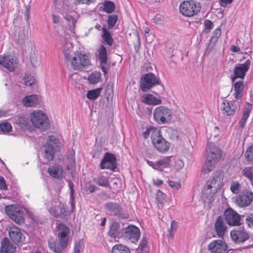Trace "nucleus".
Returning a JSON list of instances; mask_svg holds the SVG:
<instances>
[{"instance_id": "58", "label": "nucleus", "mask_w": 253, "mask_h": 253, "mask_svg": "<svg viewBox=\"0 0 253 253\" xmlns=\"http://www.w3.org/2000/svg\"><path fill=\"white\" fill-rule=\"evenodd\" d=\"M117 20V17L116 15H111L108 18V24L111 26H114L116 24Z\"/></svg>"}, {"instance_id": "21", "label": "nucleus", "mask_w": 253, "mask_h": 253, "mask_svg": "<svg viewBox=\"0 0 253 253\" xmlns=\"http://www.w3.org/2000/svg\"><path fill=\"white\" fill-rule=\"evenodd\" d=\"M97 57L100 62V66L104 75H106L108 72L107 67V54L106 47L101 45L97 50Z\"/></svg>"}, {"instance_id": "59", "label": "nucleus", "mask_w": 253, "mask_h": 253, "mask_svg": "<svg viewBox=\"0 0 253 253\" xmlns=\"http://www.w3.org/2000/svg\"><path fill=\"white\" fill-rule=\"evenodd\" d=\"M184 163L180 159H177L175 161V168L177 170L181 169L184 167Z\"/></svg>"}, {"instance_id": "54", "label": "nucleus", "mask_w": 253, "mask_h": 253, "mask_svg": "<svg viewBox=\"0 0 253 253\" xmlns=\"http://www.w3.org/2000/svg\"><path fill=\"white\" fill-rule=\"evenodd\" d=\"M28 122V119L24 117H19L18 119V123L22 127L26 126Z\"/></svg>"}, {"instance_id": "10", "label": "nucleus", "mask_w": 253, "mask_h": 253, "mask_svg": "<svg viewBox=\"0 0 253 253\" xmlns=\"http://www.w3.org/2000/svg\"><path fill=\"white\" fill-rule=\"evenodd\" d=\"M159 84L158 78L152 73H147L142 76L140 87L143 92H146L154 85Z\"/></svg>"}, {"instance_id": "13", "label": "nucleus", "mask_w": 253, "mask_h": 253, "mask_svg": "<svg viewBox=\"0 0 253 253\" xmlns=\"http://www.w3.org/2000/svg\"><path fill=\"white\" fill-rule=\"evenodd\" d=\"M251 61L247 59L245 63L237 64L234 69V75L231 77V80L234 83L236 79L240 78L244 79L247 72L250 68Z\"/></svg>"}, {"instance_id": "17", "label": "nucleus", "mask_w": 253, "mask_h": 253, "mask_svg": "<svg viewBox=\"0 0 253 253\" xmlns=\"http://www.w3.org/2000/svg\"><path fill=\"white\" fill-rule=\"evenodd\" d=\"M140 230L134 225H129L125 229L124 237L126 240L130 241L131 243L137 241L140 237Z\"/></svg>"}, {"instance_id": "61", "label": "nucleus", "mask_w": 253, "mask_h": 253, "mask_svg": "<svg viewBox=\"0 0 253 253\" xmlns=\"http://www.w3.org/2000/svg\"><path fill=\"white\" fill-rule=\"evenodd\" d=\"M204 25L206 30H210L212 28L213 23L211 21L206 19L204 22Z\"/></svg>"}, {"instance_id": "36", "label": "nucleus", "mask_w": 253, "mask_h": 253, "mask_svg": "<svg viewBox=\"0 0 253 253\" xmlns=\"http://www.w3.org/2000/svg\"><path fill=\"white\" fill-rule=\"evenodd\" d=\"M251 109L252 106L249 104H248L247 106L244 108L242 118L239 123V125L241 127H243L245 126L246 122L249 117Z\"/></svg>"}, {"instance_id": "7", "label": "nucleus", "mask_w": 253, "mask_h": 253, "mask_svg": "<svg viewBox=\"0 0 253 253\" xmlns=\"http://www.w3.org/2000/svg\"><path fill=\"white\" fill-rule=\"evenodd\" d=\"M201 10L200 3L193 0L185 1L179 6V10L182 14L187 17L197 14Z\"/></svg>"}, {"instance_id": "49", "label": "nucleus", "mask_w": 253, "mask_h": 253, "mask_svg": "<svg viewBox=\"0 0 253 253\" xmlns=\"http://www.w3.org/2000/svg\"><path fill=\"white\" fill-rule=\"evenodd\" d=\"M245 155L247 161L253 162V145L247 149Z\"/></svg>"}, {"instance_id": "60", "label": "nucleus", "mask_w": 253, "mask_h": 253, "mask_svg": "<svg viewBox=\"0 0 253 253\" xmlns=\"http://www.w3.org/2000/svg\"><path fill=\"white\" fill-rule=\"evenodd\" d=\"M52 21L54 24L59 25L61 23L62 19L61 18L55 14H52Z\"/></svg>"}, {"instance_id": "20", "label": "nucleus", "mask_w": 253, "mask_h": 253, "mask_svg": "<svg viewBox=\"0 0 253 253\" xmlns=\"http://www.w3.org/2000/svg\"><path fill=\"white\" fill-rule=\"evenodd\" d=\"M230 235L233 240L238 243L244 242L249 238L247 232L241 227L232 230Z\"/></svg>"}, {"instance_id": "44", "label": "nucleus", "mask_w": 253, "mask_h": 253, "mask_svg": "<svg viewBox=\"0 0 253 253\" xmlns=\"http://www.w3.org/2000/svg\"><path fill=\"white\" fill-rule=\"evenodd\" d=\"M242 173L243 175L247 177L252 183H253V169L252 167L245 168Z\"/></svg>"}, {"instance_id": "28", "label": "nucleus", "mask_w": 253, "mask_h": 253, "mask_svg": "<svg viewBox=\"0 0 253 253\" xmlns=\"http://www.w3.org/2000/svg\"><path fill=\"white\" fill-rule=\"evenodd\" d=\"M68 243H66L64 240H59L58 243H51L48 244L50 250L55 253H61L67 246Z\"/></svg>"}, {"instance_id": "34", "label": "nucleus", "mask_w": 253, "mask_h": 253, "mask_svg": "<svg viewBox=\"0 0 253 253\" xmlns=\"http://www.w3.org/2000/svg\"><path fill=\"white\" fill-rule=\"evenodd\" d=\"M123 234L121 233V227L119 223L116 222H112L108 232L109 235L111 237L116 238L120 237Z\"/></svg>"}, {"instance_id": "9", "label": "nucleus", "mask_w": 253, "mask_h": 253, "mask_svg": "<svg viewBox=\"0 0 253 253\" xmlns=\"http://www.w3.org/2000/svg\"><path fill=\"white\" fill-rule=\"evenodd\" d=\"M71 65L75 70H82L89 64L90 61L88 56L81 52L75 53L70 59Z\"/></svg>"}, {"instance_id": "45", "label": "nucleus", "mask_w": 253, "mask_h": 253, "mask_svg": "<svg viewBox=\"0 0 253 253\" xmlns=\"http://www.w3.org/2000/svg\"><path fill=\"white\" fill-rule=\"evenodd\" d=\"M68 183V186L70 190V201H71V206L72 210H73L75 208V204H74V189L73 188L74 184L71 181L69 180H67Z\"/></svg>"}, {"instance_id": "11", "label": "nucleus", "mask_w": 253, "mask_h": 253, "mask_svg": "<svg viewBox=\"0 0 253 253\" xmlns=\"http://www.w3.org/2000/svg\"><path fill=\"white\" fill-rule=\"evenodd\" d=\"M219 108L224 116L234 115L239 108L238 101L224 100L220 104Z\"/></svg>"}, {"instance_id": "46", "label": "nucleus", "mask_w": 253, "mask_h": 253, "mask_svg": "<svg viewBox=\"0 0 253 253\" xmlns=\"http://www.w3.org/2000/svg\"><path fill=\"white\" fill-rule=\"evenodd\" d=\"M241 189V184L237 181H233L230 185L231 191L235 194H238Z\"/></svg>"}, {"instance_id": "27", "label": "nucleus", "mask_w": 253, "mask_h": 253, "mask_svg": "<svg viewBox=\"0 0 253 253\" xmlns=\"http://www.w3.org/2000/svg\"><path fill=\"white\" fill-rule=\"evenodd\" d=\"M215 231L219 237H223L227 231V226L223 218L219 216L214 224Z\"/></svg>"}, {"instance_id": "23", "label": "nucleus", "mask_w": 253, "mask_h": 253, "mask_svg": "<svg viewBox=\"0 0 253 253\" xmlns=\"http://www.w3.org/2000/svg\"><path fill=\"white\" fill-rule=\"evenodd\" d=\"M9 235L11 240L15 243H20L24 241L25 237L20 229L14 225L9 228Z\"/></svg>"}, {"instance_id": "40", "label": "nucleus", "mask_w": 253, "mask_h": 253, "mask_svg": "<svg viewBox=\"0 0 253 253\" xmlns=\"http://www.w3.org/2000/svg\"><path fill=\"white\" fill-rule=\"evenodd\" d=\"M106 208L110 212L116 214L120 211V207L119 204L114 203H108L106 204Z\"/></svg>"}, {"instance_id": "53", "label": "nucleus", "mask_w": 253, "mask_h": 253, "mask_svg": "<svg viewBox=\"0 0 253 253\" xmlns=\"http://www.w3.org/2000/svg\"><path fill=\"white\" fill-rule=\"evenodd\" d=\"M169 186L174 190H178L181 187V184L179 182L169 180Z\"/></svg>"}, {"instance_id": "57", "label": "nucleus", "mask_w": 253, "mask_h": 253, "mask_svg": "<svg viewBox=\"0 0 253 253\" xmlns=\"http://www.w3.org/2000/svg\"><path fill=\"white\" fill-rule=\"evenodd\" d=\"M30 59L31 63L34 67H36L39 65L40 62V58L39 57L30 56Z\"/></svg>"}, {"instance_id": "22", "label": "nucleus", "mask_w": 253, "mask_h": 253, "mask_svg": "<svg viewBox=\"0 0 253 253\" xmlns=\"http://www.w3.org/2000/svg\"><path fill=\"white\" fill-rule=\"evenodd\" d=\"M208 249L212 253H224L227 246L222 240H216L209 244Z\"/></svg>"}, {"instance_id": "31", "label": "nucleus", "mask_w": 253, "mask_h": 253, "mask_svg": "<svg viewBox=\"0 0 253 253\" xmlns=\"http://www.w3.org/2000/svg\"><path fill=\"white\" fill-rule=\"evenodd\" d=\"M160 132V130L157 128L152 126H149L143 132L142 136L145 139H147L151 136V141H152L153 139L157 136Z\"/></svg>"}, {"instance_id": "42", "label": "nucleus", "mask_w": 253, "mask_h": 253, "mask_svg": "<svg viewBox=\"0 0 253 253\" xmlns=\"http://www.w3.org/2000/svg\"><path fill=\"white\" fill-rule=\"evenodd\" d=\"M23 82L26 86H31L35 83V79L33 75L28 74L23 78Z\"/></svg>"}, {"instance_id": "33", "label": "nucleus", "mask_w": 253, "mask_h": 253, "mask_svg": "<svg viewBox=\"0 0 253 253\" xmlns=\"http://www.w3.org/2000/svg\"><path fill=\"white\" fill-rule=\"evenodd\" d=\"M245 86L242 81L234 82L233 85L234 95L236 99H240L243 94Z\"/></svg>"}, {"instance_id": "15", "label": "nucleus", "mask_w": 253, "mask_h": 253, "mask_svg": "<svg viewBox=\"0 0 253 253\" xmlns=\"http://www.w3.org/2000/svg\"><path fill=\"white\" fill-rule=\"evenodd\" d=\"M117 160L115 156L110 153H106L100 164L101 169L114 170L116 168Z\"/></svg>"}, {"instance_id": "48", "label": "nucleus", "mask_w": 253, "mask_h": 253, "mask_svg": "<svg viewBox=\"0 0 253 253\" xmlns=\"http://www.w3.org/2000/svg\"><path fill=\"white\" fill-rule=\"evenodd\" d=\"M115 9V5L113 2L111 1H105L104 4L103 10L108 13H110L112 12Z\"/></svg>"}, {"instance_id": "2", "label": "nucleus", "mask_w": 253, "mask_h": 253, "mask_svg": "<svg viewBox=\"0 0 253 253\" xmlns=\"http://www.w3.org/2000/svg\"><path fill=\"white\" fill-rule=\"evenodd\" d=\"M60 146L59 140L54 136H49L47 143L42 149V156L47 162L52 161L54 157L55 152Z\"/></svg>"}, {"instance_id": "29", "label": "nucleus", "mask_w": 253, "mask_h": 253, "mask_svg": "<svg viewBox=\"0 0 253 253\" xmlns=\"http://www.w3.org/2000/svg\"><path fill=\"white\" fill-rule=\"evenodd\" d=\"M16 247L12 245L7 238H4L1 242L0 253H14Z\"/></svg>"}, {"instance_id": "62", "label": "nucleus", "mask_w": 253, "mask_h": 253, "mask_svg": "<svg viewBox=\"0 0 253 253\" xmlns=\"http://www.w3.org/2000/svg\"><path fill=\"white\" fill-rule=\"evenodd\" d=\"M246 221L249 226H253V214H250L248 215L246 218Z\"/></svg>"}, {"instance_id": "39", "label": "nucleus", "mask_w": 253, "mask_h": 253, "mask_svg": "<svg viewBox=\"0 0 253 253\" xmlns=\"http://www.w3.org/2000/svg\"><path fill=\"white\" fill-rule=\"evenodd\" d=\"M102 88H97L93 90H89L86 93V97L89 100H95L100 95Z\"/></svg>"}, {"instance_id": "3", "label": "nucleus", "mask_w": 253, "mask_h": 253, "mask_svg": "<svg viewBox=\"0 0 253 253\" xmlns=\"http://www.w3.org/2000/svg\"><path fill=\"white\" fill-rule=\"evenodd\" d=\"M223 178L224 174L222 171H217L212 177L208 181L206 185V192L211 193V198L210 199V202L212 200V198L215 193L220 189L223 185Z\"/></svg>"}, {"instance_id": "1", "label": "nucleus", "mask_w": 253, "mask_h": 253, "mask_svg": "<svg viewBox=\"0 0 253 253\" xmlns=\"http://www.w3.org/2000/svg\"><path fill=\"white\" fill-rule=\"evenodd\" d=\"M221 157V150L213 143H208L206 149V160L202 169L203 172L209 173L211 171Z\"/></svg>"}, {"instance_id": "35", "label": "nucleus", "mask_w": 253, "mask_h": 253, "mask_svg": "<svg viewBox=\"0 0 253 253\" xmlns=\"http://www.w3.org/2000/svg\"><path fill=\"white\" fill-rule=\"evenodd\" d=\"M142 101L149 105H158L161 103L160 99L151 94H146L142 96Z\"/></svg>"}, {"instance_id": "43", "label": "nucleus", "mask_w": 253, "mask_h": 253, "mask_svg": "<svg viewBox=\"0 0 253 253\" xmlns=\"http://www.w3.org/2000/svg\"><path fill=\"white\" fill-rule=\"evenodd\" d=\"M103 35L102 38L104 41L109 45H111L113 43V40L109 33V32L106 29L103 28Z\"/></svg>"}, {"instance_id": "37", "label": "nucleus", "mask_w": 253, "mask_h": 253, "mask_svg": "<svg viewBox=\"0 0 253 253\" xmlns=\"http://www.w3.org/2000/svg\"><path fill=\"white\" fill-rule=\"evenodd\" d=\"M112 253H130V251L127 247L119 244L113 247Z\"/></svg>"}, {"instance_id": "64", "label": "nucleus", "mask_w": 253, "mask_h": 253, "mask_svg": "<svg viewBox=\"0 0 253 253\" xmlns=\"http://www.w3.org/2000/svg\"><path fill=\"white\" fill-rule=\"evenodd\" d=\"M178 223L174 220L171 222V228L170 230L171 231H175L178 227Z\"/></svg>"}, {"instance_id": "25", "label": "nucleus", "mask_w": 253, "mask_h": 253, "mask_svg": "<svg viewBox=\"0 0 253 253\" xmlns=\"http://www.w3.org/2000/svg\"><path fill=\"white\" fill-rule=\"evenodd\" d=\"M61 44L62 45L61 48L65 58L67 60L71 59L73 55L72 43L70 41L65 39L61 41Z\"/></svg>"}, {"instance_id": "14", "label": "nucleus", "mask_w": 253, "mask_h": 253, "mask_svg": "<svg viewBox=\"0 0 253 253\" xmlns=\"http://www.w3.org/2000/svg\"><path fill=\"white\" fill-rule=\"evenodd\" d=\"M16 58L7 54L0 55V64L10 71H13L17 66Z\"/></svg>"}, {"instance_id": "4", "label": "nucleus", "mask_w": 253, "mask_h": 253, "mask_svg": "<svg viewBox=\"0 0 253 253\" xmlns=\"http://www.w3.org/2000/svg\"><path fill=\"white\" fill-rule=\"evenodd\" d=\"M30 118L33 125L41 129H46L50 125L47 115L42 111H34L31 113Z\"/></svg>"}, {"instance_id": "41", "label": "nucleus", "mask_w": 253, "mask_h": 253, "mask_svg": "<svg viewBox=\"0 0 253 253\" xmlns=\"http://www.w3.org/2000/svg\"><path fill=\"white\" fill-rule=\"evenodd\" d=\"M95 181L100 186L108 187L109 185L108 177L101 174L98 176Z\"/></svg>"}, {"instance_id": "16", "label": "nucleus", "mask_w": 253, "mask_h": 253, "mask_svg": "<svg viewBox=\"0 0 253 253\" xmlns=\"http://www.w3.org/2000/svg\"><path fill=\"white\" fill-rule=\"evenodd\" d=\"M253 200V193L249 191L241 192L237 197L236 203L240 207H247L251 204Z\"/></svg>"}, {"instance_id": "5", "label": "nucleus", "mask_w": 253, "mask_h": 253, "mask_svg": "<svg viewBox=\"0 0 253 253\" xmlns=\"http://www.w3.org/2000/svg\"><path fill=\"white\" fill-rule=\"evenodd\" d=\"M173 116L170 109L167 107L161 106L156 108L153 111V117L159 124H165L169 122Z\"/></svg>"}, {"instance_id": "18", "label": "nucleus", "mask_w": 253, "mask_h": 253, "mask_svg": "<svg viewBox=\"0 0 253 253\" xmlns=\"http://www.w3.org/2000/svg\"><path fill=\"white\" fill-rule=\"evenodd\" d=\"M152 143L158 151L163 153L167 152L170 147V144L161 136L160 132Z\"/></svg>"}, {"instance_id": "30", "label": "nucleus", "mask_w": 253, "mask_h": 253, "mask_svg": "<svg viewBox=\"0 0 253 253\" xmlns=\"http://www.w3.org/2000/svg\"><path fill=\"white\" fill-rule=\"evenodd\" d=\"M70 233V229L63 224L58 225V238L60 241L64 240L66 243L68 242V235Z\"/></svg>"}, {"instance_id": "24", "label": "nucleus", "mask_w": 253, "mask_h": 253, "mask_svg": "<svg viewBox=\"0 0 253 253\" xmlns=\"http://www.w3.org/2000/svg\"><path fill=\"white\" fill-rule=\"evenodd\" d=\"M171 157H165L156 162H153L149 160H147V164L152 167L154 169L159 170H163V169L170 165L171 162Z\"/></svg>"}, {"instance_id": "6", "label": "nucleus", "mask_w": 253, "mask_h": 253, "mask_svg": "<svg viewBox=\"0 0 253 253\" xmlns=\"http://www.w3.org/2000/svg\"><path fill=\"white\" fill-rule=\"evenodd\" d=\"M60 13L71 29H73L79 18V14L73 7L70 5H64L60 9Z\"/></svg>"}, {"instance_id": "47", "label": "nucleus", "mask_w": 253, "mask_h": 253, "mask_svg": "<svg viewBox=\"0 0 253 253\" xmlns=\"http://www.w3.org/2000/svg\"><path fill=\"white\" fill-rule=\"evenodd\" d=\"M12 126L8 122H3L0 124V131L5 133L12 131Z\"/></svg>"}, {"instance_id": "12", "label": "nucleus", "mask_w": 253, "mask_h": 253, "mask_svg": "<svg viewBox=\"0 0 253 253\" xmlns=\"http://www.w3.org/2000/svg\"><path fill=\"white\" fill-rule=\"evenodd\" d=\"M47 209L49 213L55 217H64L68 214L64 204L59 201L52 202L51 206H47Z\"/></svg>"}, {"instance_id": "8", "label": "nucleus", "mask_w": 253, "mask_h": 253, "mask_svg": "<svg viewBox=\"0 0 253 253\" xmlns=\"http://www.w3.org/2000/svg\"><path fill=\"white\" fill-rule=\"evenodd\" d=\"M6 214L15 223L20 224L24 221L23 210L18 206L11 205L5 207Z\"/></svg>"}, {"instance_id": "63", "label": "nucleus", "mask_w": 253, "mask_h": 253, "mask_svg": "<svg viewBox=\"0 0 253 253\" xmlns=\"http://www.w3.org/2000/svg\"><path fill=\"white\" fill-rule=\"evenodd\" d=\"M0 189H1V190L7 189V185L5 183L4 179L2 176H0Z\"/></svg>"}, {"instance_id": "52", "label": "nucleus", "mask_w": 253, "mask_h": 253, "mask_svg": "<svg viewBox=\"0 0 253 253\" xmlns=\"http://www.w3.org/2000/svg\"><path fill=\"white\" fill-rule=\"evenodd\" d=\"M69 164L67 166V168L69 170H73L75 167V160L73 156H71L68 158Z\"/></svg>"}, {"instance_id": "51", "label": "nucleus", "mask_w": 253, "mask_h": 253, "mask_svg": "<svg viewBox=\"0 0 253 253\" xmlns=\"http://www.w3.org/2000/svg\"><path fill=\"white\" fill-rule=\"evenodd\" d=\"M152 20L157 25H161L164 23V17L160 14H157L153 17Z\"/></svg>"}, {"instance_id": "26", "label": "nucleus", "mask_w": 253, "mask_h": 253, "mask_svg": "<svg viewBox=\"0 0 253 253\" xmlns=\"http://www.w3.org/2000/svg\"><path fill=\"white\" fill-rule=\"evenodd\" d=\"M41 101V97L37 94H31L25 96L22 99V103L26 107L35 106Z\"/></svg>"}, {"instance_id": "19", "label": "nucleus", "mask_w": 253, "mask_h": 253, "mask_svg": "<svg viewBox=\"0 0 253 253\" xmlns=\"http://www.w3.org/2000/svg\"><path fill=\"white\" fill-rule=\"evenodd\" d=\"M225 219L229 225H239L240 224L241 216L234 211L229 209L224 212Z\"/></svg>"}, {"instance_id": "55", "label": "nucleus", "mask_w": 253, "mask_h": 253, "mask_svg": "<svg viewBox=\"0 0 253 253\" xmlns=\"http://www.w3.org/2000/svg\"><path fill=\"white\" fill-rule=\"evenodd\" d=\"M221 35V30L219 28L216 29L212 34V37L211 38V41H217Z\"/></svg>"}, {"instance_id": "50", "label": "nucleus", "mask_w": 253, "mask_h": 253, "mask_svg": "<svg viewBox=\"0 0 253 253\" xmlns=\"http://www.w3.org/2000/svg\"><path fill=\"white\" fill-rule=\"evenodd\" d=\"M25 31L23 28L20 29L17 38V42L19 44H22L24 42L25 39Z\"/></svg>"}, {"instance_id": "32", "label": "nucleus", "mask_w": 253, "mask_h": 253, "mask_svg": "<svg viewBox=\"0 0 253 253\" xmlns=\"http://www.w3.org/2000/svg\"><path fill=\"white\" fill-rule=\"evenodd\" d=\"M48 172L51 176L60 179L62 177L63 169L61 166L59 165H54L48 169Z\"/></svg>"}, {"instance_id": "38", "label": "nucleus", "mask_w": 253, "mask_h": 253, "mask_svg": "<svg viewBox=\"0 0 253 253\" xmlns=\"http://www.w3.org/2000/svg\"><path fill=\"white\" fill-rule=\"evenodd\" d=\"M101 79V74L99 72L95 71L88 76L87 80L91 84L98 83Z\"/></svg>"}, {"instance_id": "56", "label": "nucleus", "mask_w": 253, "mask_h": 253, "mask_svg": "<svg viewBox=\"0 0 253 253\" xmlns=\"http://www.w3.org/2000/svg\"><path fill=\"white\" fill-rule=\"evenodd\" d=\"M166 197V195L162 192L160 190H159L157 193V198L158 199V202L162 204L163 203L164 200H165Z\"/></svg>"}]
</instances>
